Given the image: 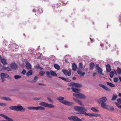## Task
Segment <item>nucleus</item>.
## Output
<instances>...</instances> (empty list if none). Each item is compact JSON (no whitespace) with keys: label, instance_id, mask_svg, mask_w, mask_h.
<instances>
[{"label":"nucleus","instance_id":"nucleus-20","mask_svg":"<svg viewBox=\"0 0 121 121\" xmlns=\"http://www.w3.org/2000/svg\"><path fill=\"white\" fill-rule=\"evenodd\" d=\"M26 66L27 69H30L31 68V65L29 63H26Z\"/></svg>","mask_w":121,"mask_h":121},{"label":"nucleus","instance_id":"nucleus-8","mask_svg":"<svg viewBox=\"0 0 121 121\" xmlns=\"http://www.w3.org/2000/svg\"><path fill=\"white\" fill-rule=\"evenodd\" d=\"M69 86H74L77 87H80L81 86V85L78 83H76L74 82H72L69 84Z\"/></svg>","mask_w":121,"mask_h":121},{"label":"nucleus","instance_id":"nucleus-57","mask_svg":"<svg viewBox=\"0 0 121 121\" xmlns=\"http://www.w3.org/2000/svg\"><path fill=\"white\" fill-rule=\"evenodd\" d=\"M33 48H29L28 51L29 52H32Z\"/></svg>","mask_w":121,"mask_h":121},{"label":"nucleus","instance_id":"nucleus-51","mask_svg":"<svg viewBox=\"0 0 121 121\" xmlns=\"http://www.w3.org/2000/svg\"><path fill=\"white\" fill-rule=\"evenodd\" d=\"M71 70H69V71L68 72V73H67V75L68 76H70L71 75Z\"/></svg>","mask_w":121,"mask_h":121},{"label":"nucleus","instance_id":"nucleus-27","mask_svg":"<svg viewBox=\"0 0 121 121\" xmlns=\"http://www.w3.org/2000/svg\"><path fill=\"white\" fill-rule=\"evenodd\" d=\"M2 69L4 70L10 71L11 70V69L8 67L3 66L2 68Z\"/></svg>","mask_w":121,"mask_h":121},{"label":"nucleus","instance_id":"nucleus-31","mask_svg":"<svg viewBox=\"0 0 121 121\" xmlns=\"http://www.w3.org/2000/svg\"><path fill=\"white\" fill-rule=\"evenodd\" d=\"M32 74V71L31 70H30L28 71L26 73V75L27 76H29L30 75H31Z\"/></svg>","mask_w":121,"mask_h":121},{"label":"nucleus","instance_id":"nucleus-34","mask_svg":"<svg viewBox=\"0 0 121 121\" xmlns=\"http://www.w3.org/2000/svg\"><path fill=\"white\" fill-rule=\"evenodd\" d=\"M50 73L51 75L52 76H57V74L56 73L52 71H50Z\"/></svg>","mask_w":121,"mask_h":121},{"label":"nucleus","instance_id":"nucleus-25","mask_svg":"<svg viewBox=\"0 0 121 121\" xmlns=\"http://www.w3.org/2000/svg\"><path fill=\"white\" fill-rule=\"evenodd\" d=\"M47 103L45 102H41L39 104V105L40 106L46 107Z\"/></svg>","mask_w":121,"mask_h":121},{"label":"nucleus","instance_id":"nucleus-15","mask_svg":"<svg viewBox=\"0 0 121 121\" xmlns=\"http://www.w3.org/2000/svg\"><path fill=\"white\" fill-rule=\"evenodd\" d=\"M46 107H48L49 108H54L55 107V106L54 105L52 104H48L47 103Z\"/></svg>","mask_w":121,"mask_h":121},{"label":"nucleus","instance_id":"nucleus-63","mask_svg":"<svg viewBox=\"0 0 121 121\" xmlns=\"http://www.w3.org/2000/svg\"><path fill=\"white\" fill-rule=\"evenodd\" d=\"M59 78H61V79H62V80H64L65 81V78H64L62 77H59Z\"/></svg>","mask_w":121,"mask_h":121},{"label":"nucleus","instance_id":"nucleus-43","mask_svg":"<svg viewBox=\"0 0 121 121\" xmlns=\"http://www.w3.org/2000/svg\"><path fill=\"white\" fill-rule=\"evenodd\" d=\"M45 73V72L44 71H41L39 72V73L40 75L43 76L44 74Z\"/></svg>","mask_w":121,"mask_h":121},{"label":"nucleus","instance_id":"nucleus-28","mask_svg":"<svg viewBox=\"0 0 121 121\" xmlns=\"http://www.w3.org/2000/svg\"><path fill=\"white\" fill-rule=\"evenodd\" d=\"M77 72L78 74L80 75L81 76H83L85 74V73L84 72L82 73V71L79 70H78V71Z\"/></svg>","mask_w":121,"mask_h":121},{"label":"nucleus","instance_id":"nucleus-18","mask_svg":"<svg viewBox=\"0 0 121 121\" xmlns=\"http://www.w3.org/2000/svg\"><path fill=\"white\" fill-rule=\"evenodd\" d=\"M83 113L87 117L89 116L90 117H93V113H87L86 112H83Z\"/></svg>","mask_w":121,"mask_h":121},{"label":"nucleus","instance_id":"nucleus-42","mask_svg":"<svg viewBox=\"0 0 121 121\" xmlns=\"http://www.w3.org/2000/svg\"><path fill=\"white\" fill-rule=\"evenodd\" d=\"M83 64L82 63H80L79 64V67L80 69H82L83 68V66H82Z\"/></svg>","mask_w":121,"mask_h":121},{"label":"nucleus","instance_id":"nucleus-19","mask_svg":"<svg viewBox=\"0 0 121 121\" xmlns=\"http://www.w3.org/2000/svg\"><path fill=\"white\" fill-rule=\"evenodd\" d=\"M64 99V97H62L60 96L57 98V99L59 100L60 102L62 103L63 101H64L63 100Z\"/></svg>","mask_w":121,"mask_h":121},{"label":"nucleus","instance_id":"nucleus-5","mask_svg":"<svg viewBox=\"0 0 121 121\" xmlns=\"http://www.w3.org/2000/svg\"><path fill=\"white\" fill-rule=\"evenodd\" d=\"M107 99L106 97H103L101 98L98 101L99 104H102L104 103L107 100Z\"/></svg>","mask_w":121,"mask_h":121},{"label":"nucleus","instance_id":"nucleus-9","mask_svg":"<svg viewBox=\"0 0 121 121\" xmlns=\"http://www.w3.org/2000/svg\"><path fill=\"white\" fill-rule=\"evenodd\" d=\"M62 103L65 105L69 106L73 104V103L71 102H70L66 100H64V101H63V103Z\"/></svg>","mask_w":121,"mask_h":121},{"label":"nucleus","instance_id":"nucleus-61","mask_svg":"<svg viewBox=\"0 0 121 121\" xmlns=\"http://www.w3.org/2000/svg\"><path fill=\"white\" fill-rule=\"evenodd\" d=\"M38 54L39 55V56H38V58H40L41 57V54L40 53H39V54Z\"/></svg>","mask_w":121,"mask_h":121},{"label":"nucleus","instance_id":"nucleus-21","mask_svg":"<svg viewBox=\"0 0 121 121\" xmlns=\"http://www.w3.org/2000/svg\"><path fill=\"white\" fill-rule=\"evenodd\" d=\"M71 89L73 91L75 92L74 93H77L79 92V89L73 87Z\"/></svg>","mask_w":121,"mask_h":121},{"label":"nucleus","instance_id":"nucleus-7","mask_svg":"<svg viewBox=\"0 0 121 121\" xmlns=\"http://www.w3.org/2000/svg\"><path fill=\"white\" fill-rule=\"evenodd\" d=\"M0 116L4 118L5 119L7 120H8V121H13L12 118H9L8 117L3 114H0Z\"/></svg>","mask_w":121,"mask_h":121},{"label":"nucleus","instance_id":"nucleus-44","mask_svg":"<svg viewBox=\"0 0 121 121\" xmlns=\"http://www.w3.org/2000/svg\"><path fill=\"white\" fill-rule=\"evenodd\" d=\"M98 73L101 75H104V74H103L102 73V70L101 69H100L97 70Z\"/></svg>","mask_w":121,"mask_h":121},{"label":"nucleus","instance_id":"nucleus-1","mask_svg":"<svg viewBox=\"0 0 121 121\" xmlns=\"http://www.w3.org/2000/svg\"><path fill=\"white\" fill-rule=\"evenodd\" d=\"M73 96L77 97L81 99H85L86 97L83 94L81 93L80 92L77 93H74L73 94Z\"/></svg>","mask_w":121,"mask_h":121},{"label":"nucleus","instance_id":"nucleus-4","mask_svg":"<svg viewBox=\"0 0 121 121\" xmlns=\"http://www.w3.org/2000/svg\"><path fill=\"white\" fill-rule=\"evenodd\" d=\"M0 76L2 82H4V78H8L9 75L8 74L6 73H1L0 74Z\"/></svg>","mask_w":121,"mask_h":121},{"label":"nucleus","instance_id":"nucleus-64","mask_svg":"<svg viewBox=\"0 0 121 121\" xmlns=\"http://www.w3.org/2000/svg\"><path fill=\"white\" fill-rule=\"evenodd\" d=\"M38 85H42V86H43L45 85V84H43L40 83H39Z\"/></svg>","mask_w":121,"mask_h":121},{"label":"nucleus","instance_id":"nucleus-50","mask_svg":"<svg viewBox=\"0 0 121 121\" xmlns=\"http://www.w3.org/2000/svg\"><path fill=\"white\" fill-rule=\"evenodd\" d=\"M108 110H114V108L113 107H110L109 106V109H107Z\"/></svg>","mask_w":121,"mask_h":121},{"label":"nucleus","instance_id":"nucleus-56","mask_svg":"<svg viewBox=\"0 0 121 121\" xmlns=\"http://www.w3.org/2000/svg\"><path fill=\"white\" fill-rule=\"evenodd\" d=\"M26 73V71L24 69L23 70L22 72V73L24 75H25Z\"/></svg>","mask_w":121,"mask_h":121},{"label":"nucleus","instance_id":"nucleus-37","mask_svg":"<svg viewBox=\"0 0 121 121\" xmlns=\"http://www.w3.org/2000/svg\"><path fill=\"white\" fill-rule=\"evenodd\" d=\"M46 73L47 76L48 77L50 78L51 77V76L50 75V73L48 71L46 72Z\"/></svg>","mask_w":121,"mask_h":121},{"label":"nucleus","instance_id":"nucleus-23","mask_svg":"<svg viewBox=\"0 0 121 121\" xmlns=\"http://www.w3.org/2000/svg\"><path fill=\"white\" fill-rule=\"evenodd\" d=\"M106 70L107 72H110L111 70L110 67V65L109 64L107 65L106 66Z\"/></svg>","mask_w":121,"mask_h":121},{"label":"nucleus","instance_id":"nucleus-38","mask_svg":"<svg viewBox=\"0 0 121 121\" xmlns=\"http://www.w3.org/2000/svg\"><path fill=\"white\" fill-rule=\"evenodd\" d=\"M28 109L29 110H36V107H29L28 108Z\"/></svg>","mask_w":121,"mask_h":121},{"label":"nucleus","instance_id":"nucleus-48","mask_svg":"<svg viewBox=\"0 0 121 121\" xmlns=\"http://www.w3.org/2000/svg\"><path fill=\"white\" fill-rule=\"evenodd\" d=\"M37 12L39 13H42L43 12V11L40 8L37 11Z\"/></svg>","mask_w":121,"mask_h":121},{"label":"nucleus","instance_id":"nucleus-17","mask_svg":"<svg viewBox=\"0 0 121 121\" xmlns=\"http://www.w3.org/2000/svg\"><path fill=\"white\" fill-rule=\"evenodd\" d=\"M99 85L100 86L106 91H108L109 90V89L107 87L104 85L102 84H100Z\"/></svg>","mask_w":121,"mask_h":121},{"label":"nucleus","instance_id":"nucleus-22","mask_svg":"<svg viewBox=\"0 0 121 121\" xmlns=\"http://www.w3.org/2000/svg\"><path fill=\"white\" fill-rule=\"evenodd\" d=\"M72 69L74 71H76L77 68L76 65L74 63L72 64Z\"/></svg>","mask_w":121,"mask_h":121},{"label":"nucleus","instance_id":"nucleus-26","mask_svg":"<svg viewBox=\"0 0 121 121\" xmlns=\"http://www.w3.org/2000/svg\"><path fill=\"white\" fill-rule=\"evenodd\" d=\"M1 62L4 65H5L7 64V62L5 59H1Z\"/></svg>","mask_w":121,"mask_h":121},{"label":"nucleus","instance_id":"nucleus-47","mask_svg":"<svg viewBox=\"0 0 121 121\" xmlns=\"http://www.w3.org/2000/svg\"><path fill=\"white\" fill-rule=\"evenodd\" d=\"M63 72L65 74V75H67V73H68V71L67 70H63Z\"/></svg>","mask_w":121,"mask_h":121},{"label":"nucleus","instance_id":"nucleus-13","mask_svg":"<svg viewBox=\"0 0 121 121\" xmlns=\"http://www.w3.org/2000/svg\"><path fill=\"white\" fill-rule=\"evenodd\" d=\"M45 109V108L44 107L41 106L36 107V110H44Z\"/></svg>","mask_w":121,"mask_h":121},{"label":"nucleus","instance_id":"nucleus-41","mask_svg":"<svg viewBox=\"0 0 121 121\" xmlns=\"http://www.w3.org/2000/svg\"><path fill=\"white\" fill-rule=\"evenodd\" d=\"M110 76L111 78H112L114 75V72L113 71H111L110 73Z\"/></svg>","mask_w":121,"mask_h":121},{"label":"nucleus","instance_id":"nucleus-46","mask_svg":"<svg viewBox=\"0 0 121 121\" xmlns=\"http://www.w3.org/2000/svg\"><path fill=\"white\" fill-rule=\"evenodd\" d=\"M118 80V78L117 77H115L114 78V81L115 82H117Z\"/></svg>","mask_w":121,"mask_h":121},{"label":"nucleus","instance_id":"nucleus-55","mask_svg":"<svg viewBox=\"0 0 121 121\" xmlns=\"http://www.w3.org/2000/svg\"><path fill=\"white\" fill-rule=\"evenodd\" d=\"M117 101L118 103L121 104V99H118L117 100Z\"/></svg>","mask_w":121,"mask_h":121},{"label":"nucleus","instance_id":"nucleus-33","mask_svg":"<svg viewBox=\"0 0 121 121\" xmlns=\"http://www.w3.org/2000/svg\"><path fill=\"white\" fill-rule=\"evenodd\" d=\"M91 109L92 111L95 112H99V111L98 110L94 107L91 108Z\"/></svg>","mask_w":121,"mask_h":121},{"label":"nucleus","instance_id":"nucleus-54","mask_svg":"<svg viewBox=\"0 0 121 121\" xmlns=\"http://www.w3.org/2000/svg\"><path fill=\"white\" fill-rule=\"evenodd\" d=\"M6 104L5 103H0V105L2 106H4L6 105Z\"/></svg>","mask_w":121,"mask_h":121},{"label":"nucleus","instance_id":"nucleus-52","mask_svg":"<svg viewBox=\"0 0 121 121\" xmlns=\"http://www.w3.org/2000/svg\"><path fill=\"white\" fill-rule=\"evenodd\" d=\"M115 104L117 106L120 108L121 109V105H119V104L118 103H116Z\"/></svg>","mask_w":121,"mask_h":121},{"label":"nucleus","instance_id":"nucleus-16","mask_svg":"<svg viewBox=\"0 0 121 121\" xmlns=\"http://www.w3.org/2000/svg\"><path fill=\"white\" fill-rule=\"evenodd\" d=\"M11 67L13 69H15L17 68V66L14 63H12L10 65Z\"/></svg>","mask_w":121,"mask_h":121},{"label":"nucleus","instance_id":"nucleus-49","mask_svg":"<svg viewBox=\"0 0 121 121\" xmlns=\"http://www.w3.org/2000/svg\"><path fill=\"white\" fill-rule=\"evenodd\" d=\"M100 115L99 114L96 113H93V116L95 117H97L99 116Z\"/></svg>","mask_w":121,"mask_h":121},{"label":"nucleus","instance_id":"nucleus-6","mask_svg":"<svg viewBox=\"0 0 121 121\" xmlns=\"http://www.w3.org/2000/svg\"><path fill=\"white\" fill-rule=\"evenodd\" d=\"M0 116L4 118L5 119L7 120H8V121H13L12 118H9L8 117L3 114H0Z\"/></svg>","mask_w":121,"mask_h":121},{"label":"nucleus","instance_id":"nucleus-3","mask_svg":"<svg viewBox=\"0 0 121 121\" xmlns=\"http://www.w3.org/2000/svg\"><path fill=\"white\" fill-rule=\"evenodd\" d=\"M25 110V108L22 107L20 104L16 106V111L19 112H24Z\"/></svg>","mask_w":121,"mask_h":121},{"label":"nucleus","instance_id":"nucleus-39","mask_svg":"<svg viewBox=\"0 0 121 121\" xmlns=\"http://www.w3.org/2000/svg\"><path fill=\"white\" fill-rule=\"evenodd\" d=\"M117 73L118 74H120L121 73V69L119 67L117 68Z\"/></svg>","mask_w":121,"mask_h":121},{"label":"nucleus","instance_id":"nucleus-30","mask_svg":"<svg viewBox=\"0 0 121 121\" xmlns=\"http://www.w3.org/2000/svg\"><path fill=\"white\" fill-rule=\"evenodd\" d=\"M54 66L55 69L57 70H59L60 69V67L59 65L56 64H54Z\"/></svg>","mask_w":121,"mask_h":121},{"label":"nucleus","instance_id":"nucleus-40","mask_svg":"<svg viewBox=\"0 0 121 121\" xmlns=\"http://www.w3.org/2000/svg\"><path fill=\"white\" fill-rule=\"evenodd\" d=\"M2 98L6 100H11V99L9 97H2Z\"/></svg>","mask_w":121,"mask_h":121},{"label":"nucleus","instance_id":"nucleus-24","mask_svg":"<svg viewBox=\"0 0 121 121\" xmlns=\"http://www.w3.org/2000/svg\"><path fill=\"white\" fill-rule=\"evenodd\" d=\"M106 83L108 85L111 87H114L115 86V85L111 83L107 82H106Z\"/></svg>","mask_w":121,"mask_h":121},{"label":"nucleus","instance_id":"nucleus-29","mask_svg":"<svg viewBox=\"0 0 121 121\" xmlns=\"http://www.w3.org/2000/svg\"><path fill=\"white\" fill-rule=\"evenodd\" d=\"M88 110L87 108L84 107H82L81 111L86 112H85L87 111Z\"/></svg>","mask_w":121,"mask_h":121},{"label":"nucleus","instance_id":"nucleus-32","mask_svg":"<svg viewBox=\"0 0 121 121\" xmlns=\"http://www.w3.org/2000/svg\"><path fill=\"white\" fill-rule=\"evenodd\" d=\"M95 67V65L93 63H91L90 64V68L91 69H93Z\"/></svg>","mask_w":121,"mask_h":121},{"label":"nucleus","instance_id":"nucleus-60","mask_svg":"<svg viewBox=\"0 0 121 121\" xmlns=\"http://www.w3.org/2000/svg\"><path fill=\"white\" fill-rule=\"evenodd\" d=\"M65 81L67 82H70V80L69 79L65 78Z\"/></svg>","mask_w":121,"mask_h":121},{"label":"nucleus","instance_id":"nucleus-14","mask_svg":"<svg viewBox=\"0 0 121 121\" xmlns=\"http://www.w3.org/2000/svg\"><path fill=\"white\" fill-rule=\"evenodd\" d=\"M19 48L18 46L16 44H14L13 45V50L17 51Z\"/></svg>","mask_w":121,"mask_h":121},{"label":"nucleus","instance_id":"nucleus-45","mask_svg":"<svg viewBox=\"0 0 121 121\" xmlns=\"http://www.w3.org/2000/svg\"><path fill=\"white\" fill-rule=\"evenodd\" d=\"M14 77L16 79L20 78L21 77V76L18 75H15Z\"/></svg>","mask_w":121,"mask_h":121},{"label":"nucleus","instance_id":"nucleus-53","mask_svg":"<svg viewBox=\"0 0 121 121\" xmlns=\"http://www.w3.org/2000/svg\"><path fill=\"white\" fill-rule=\"evenodd\" d=\"M95 68L97 70L100 68H99V65H96Z\"/></svg>","mask_w":121,"mask_h":121},{"label":"nucleus","instance_id":"nucleus-62","mask_svg":"<svg viewBox=\"0 0 121 121\" xmlns=\"http://www.w3.org/2000/svg\"><path fill=\"white\" fill-rule=\"evenodd\" d=\"M48 100L50 102H52V100L51 99L49 98H48Z\"/></svg>","mask_w":121,"mask_h":121},{"label":"nucleus","instance_id":"nucleus-35","mask_svg":"<svg viewBox=\"0 0 121 121\" xmlns=\"http://www.w3.org/2000/svg\"><path fill=\"white\" fill-rule=\"evenodd\" d=\"M117 97V96L116 95H112V98L111 99L112 100H115Z\"/></svg>","mask_w":121,"mask_h":121},{"label":"nucleus","instance_id":"nucleus-12","mask_svg":"<svg viewBox=\"0 0 121 121\" xmlns=\"http://www.w3.org/2000/svg\"><path fill=\"white\" fill-rule=\"evenodd\" d=\"M100 104H101V106L102 108L107 109H109V106L108 105H106L104 103Z\"/></svg>","mask_w":121,"mask_h":121},{"label":"nucleus","instance_id":"nucleus-59","mask_svg":"<svg viewBox=\"0 0 121 121\" xmlns=\"http://www.w3.org/2000/svg\"><path fill=\"white\" fill-rule=\"evenodd\" d=\"M38 79V77H37L36 76H35L34 77V79L35 82H36L37 81V80Z\"/></svg>","mask_w":121,"mask_h":121},{"label":"nucleus","instance_id":"nucleus-36","mask_svg":"<svg viewBox=\"0 0 121 121\" xmlns=\"http://www.w3.org/2000/svg\"><path fill=\"white\" fill-rule=\"evenodd\" d=\"M10 109L12 110L16 111V106H12L9 107Z\"/></svg>","mask_w":121,"mask_h":121},{"label":"nucleus","instance_id":"nucleus-10","mask_svg":"<svg viewBox=\"0 0 121 121\" xmlns=\"http://www.w3.org/2000/svg\"><path fill=\"white\" fill-rule=\"evenodd\" d=\"M74 109L77 111H81L82 107L78 106H76L74 107Z\"/></svg>","mask_w":121,"mask_h":121},{"label":"nucleus","instance_id":"nucleus-2","mask_svg":"<svg viewBox=\"0 0 121 121\" xmlns=\"http://www.w3.org/2000/svg\"><path fill=\"white\" fill-rule=\"evenodd\" d=\"M68 119L70 121H82L81 119L78 118L77 117L73 116L68 117Z\"/></svg>","mask_w":121,"mask_h":121},{"label":"nucleus","instance_id":"nucleus-58","mask_svg":"<svg viewBox=\"0 0 121 121\" xmlns=\"http://www.w3.org/2000/svg\"><path fill=\"white\" fill-rule=\"evenodd\" d=\"M78 112H79L77 113H76L77 114H84V113H83V112H84L81 111H78Z\"/></svg>","mask_w":121,"mask_h":121},{"label":"nucleus","instance_id":"nucleus-11","mask_svg":"<svg viewBox=\"0 0 121 121\" xmlns=\"http://www.w3.org/2000/svg\"><path fill=\"white\" fill-rule=\"evenodd\" d=\"M73 100L75 101L76 102L78 103V104L81 106H83V104L81 102V101L79 100V99H77V98H73Z\"/></svg>","mask_w":121,"mask_h":121}]
</instances>
